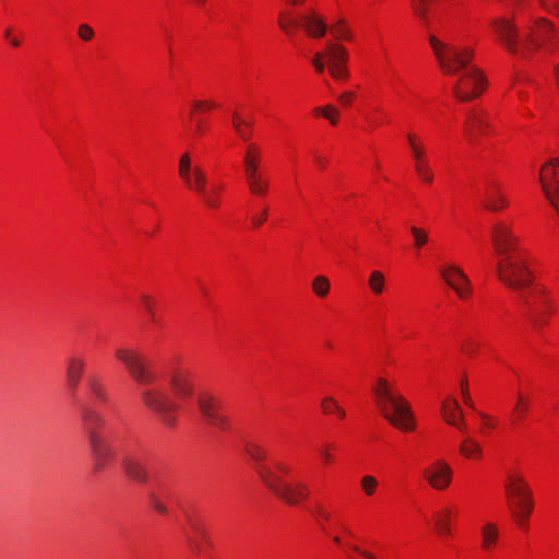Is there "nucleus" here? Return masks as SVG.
I'll use <instances>...</instances> for the list:
<instances>
[{"label": "nucleus", "instance_id": "1", "mask_svg": "<svg viewBox=\"0 0 559 559\" xmlns=\"http://www.w3.org/2000/svg\"><path fill=\"white\" fill-rule=\"evenodd\" d=\"M245 453L257 464V473L261 484L277 499L288 506H299L311 495L310 486L300 478H290L294 466L286 460L276 459L269 464L266 449L259 442L246 441Z\"/></svg>", "mask_w": 559, "mask_h": 559}, {"label": "nucleus", "instance_id": "2", "mask_svg": "<svg viewBox=\"0 0 559 559\" xmlns=\"http://www.w3.org/2000/svg\"><path fill=\"white\" fill-rule=\"evenodd\" d=\"M374 401L385 420L402 432H413L417 427L411 403L400 392L395 380L378 377L372 386Z\"/></svg>", "mask_w": 559, "mask_h": 559}, {"label": "nucleus", "instance_id": "3", "mask_svg": "<svg viewBox=\"0 0 559 559\" xmlns=\"http://www.w3.org/2000/svg\"><path fill=\"white\" fill-rule=\"evenodd\" d=\"M83 427L87 435V442L92 459L94 475L106 472L116 461V450L104 436L105 418L97 412L85 408L82 412Z\"/></svg>", "mask_w": 559, "mask_h": 559}, {"label": "nucleus", "instance_id": "4", "mask_svg": "<svg viewBox=\"0 0 559 559\" xmlns=\"http://www.w3.org/2000/svg\"><path fill=\"white\" fill-rule=\"evenodd\" d=\"M503 488L508 511L512 521L520 530L527 531L535 507L531 485L521 472L511 471L506 477Z\"/></svg>", "mask_w": 559, "mask_h": 559}, {"label": "nucleus", "instance_id": "5", "mask_svg": "<svg viewBox=\"0 0 559 559\" xmlns=\"http://www.w3.org/2000/svg\"><path fill=\"white\" fill-rule=\"evenodd\" d=\"M516 19L521 24V55L536 53L557 37L555 24L545 16H533L523 5L518 4Z\"/></svg>", "mask_w": 559, "mask_h": 559}, {"label": "nucleus", "instance_id": "6", "mask_svg": "<svg viewBox=\"0 0 559 559\" xmlns=\"http://www.w3.org/2000/svg\"><path fill=\"white\" fill-rule=\"evenodd\" d=\"M428 43L440 71L448 76L460 74L472 66L474 49L466 45H453L435 34L429 35Z\"/></svg>", "mask_w": 559, "mask_h": 559}, {"label": "nucleus", "instance_id": "7", "mask_svg": "<svg viewBox=\"0 0 559 559\" xmlns=\"http://www.w3.org/2000/svg\"><path fill=\"white\" fill-rule=\"evenodd\" d=\"M264 151L255 142L246 145L241 166L245 183L249 193L257 198H266L271 191V178L263 166Z\"/></svg>", "mask_w": 559, "mask_h": 559}, {"label": "nucleus", "instance_id": "8", "mask_svg": "<svg viewBox=\"0 0 559 559\" xmlns=\"http://www.w3.org/2000/svg\"><path fill=\"white\" fill-rule=\"evenodd\" d=\"M349 52L347 48L336 41H328L324 50L317 51L311 63L317 73H323L328 68L331 78L337 82H346L349 76Z\"/></svg>", "mask_w": 559, "mask_h": 559}, {"label": "nucleus", "instance_id": "9", "mask_svg": "<svg viewBox=\"0 0 559 559\" xmlns=\"http://www.w3.org/2000/svg\"><path fill=\"white\" fill-rule=\"evenodd\" d=\"M497 276L509 288L522 290L530 287L534 276L525 252L497 259Z\"/></svg>", "mask_w": 559, "mask_h": 559}, {"label": "nucleus", "instance_id": "10", "mask_svg": "<svg viewBox=\"0 0 559 559\" xmlns=\"http://www.w3.org/2000/svg\"><path fill=\"white\" fill-rule=\"evenodd\" d=\"M143 406L154 413L166 427L174 428L178 424L179 405L160 388L151 386L141 391Z\"/></svg>", "mask_w": 559, "mask_h": 559}, {"label": "nucleus", "instance_id": "11", "mask_svg": "<svg viewBox=\"0 0 559 559\" xmlns=\"http://www.w3.org/2000/svg\"><path fill=\"white\" fill-rule=\"evenodd\" d=\"M115 358L120 362L132 381L140 385H152L157 376L150 367L148 361L140 352L132 347L121 346L116 348Z\"/></svg>", "mask_w": 559, "mask_h": 559}, {"label": "nucleus", "instance_id": "12", "mask_svg": "<svg viewBox=\"0 0 559 559\" xmlns=\"http://www.w3.org/2000/svg\"><path fill=\"white\" fill-rule=\"evenodd\" d=\"M516 10L512 16H497L489 23L493 40L513 55H521V25H518Z\"/></svg>", "mask_w": 559, "mask_h": 559}, {"label": "nucleus", "instance_id": "13", "mask_svg": "<svg viewBox=\"0 0 559 559\" xmlns=\"http://www.w3.org/2000/svg\"><path fill=\"white\" fill-rule=\"evenodd\" d=\"M525 314L535 326H543L556 312L554 299L543 286H534L523 297Z\"/></svg>", "mask_w": 559, "mask_h": 559}, {"label": "nucleus", "instance_id": "14", "mask_svg": "<svg viewBox=\"0 0 559 559\" xmlns=\"http://www.w3.org/2000/svg\"><path fill=\"white\" fill-rule=\"evenodd\" d=\"M453 78L452 92L460 102L477 98L487 87L484 73L473 64Z\"/></svg>", "mask_w": 559, "mask_h": 559}, {"label": "nucleus", "instance_id": "15", "mask_svg": "<svg viewBox=\"0 0 559 559\" xmlns=\"http://www.w3.org/2000/svg\"><path fill=\"white\" fill-rule=\"evenodd\" d=\"M406 142L418 179L425 185H432L435 173L430 165L428 148L424 138L417 132H407Z\"/></svg>", "mask_w": 559, "mask_h": 559}, {"label": "nucleus", "instance_id": "16", "mask_svg": "<svg viewBox=\"0 0 559 559\" xmlns=\"http://www.w3.org/2000/svg\"><path fill=\"white\" fill-rule=\"evenodd\" d=\"M197 405L204 421L222 431L231 428V420L223 413V402L214 394L203 391L198 394Z\"/></svg>", "mask_w": 559, "mask_h": 559}, {"label": "nucleus", "instance_id": "17", "mask_svg": "<svg viewBox=\"0 0 559 559\" xmlns=\"http://www.w3.org/2000/svg\"><path fill=\"white\" fill-rule=\"evenodd\" d=\"M178 177L183 187L197 193L209 181L206 171L193 160L192 153L185 151L178 162Z\"/></svg>", "mask_w": 559, "mask_h": 559}, {"label": "nucleus", "instance_id": "18", "mask_svg": "<svg viewBox=\"0 0 559 559\" xmlns=\"http://www.w3.org/2000/svg\"><path fill=\"white\" fill-rule=\"evenodd\" d=\"M539 183L546 200L559 214V157H551L540 166Z\"/></svg>", "mask_w": 559, "mask_h": 559}, {"label": "nucleus", "instance_id": "19", "mask_svg": "<svg viewBox=\"0 0 559 559\" xmlns=\"http://www.w3.org/2000/svg\"><path fill=\"white\" fill-rule=\"evenodd\" d=\"M491 242L497 259L512 253L525 252L520 247V239L513 233L511 226L503 222H498L492 226Z\"/></svg>", "mask_w": 559, "mask_h": 559}, {"label": "nucleus", "instance_id": "20", "mask_svg": "<svg viewBox=\"0 0 559 559\" xmlns=\"http://www.w3.org/2000/svg\"><path fill=\"white\" fill-rule=\"evenodd\" d=\"M439 275L460 299L466 300L471 297L472 284L461 266L443 262L439 265Z\"/></svg>", "mask_w": 559, "mask_h": 559}, {"label": "nucleus", "instance_id": "21", "mask_svg": "<svg viewBox=\"0 0 559 559\" xmlns=\"http://www.w3.org/2000/svg\"><path fill=\"white\" fill-rule=\"evenodd\" d=\"M299 28L308 38L314 40L324 38L329 32L325 15L314 7H308L299 12Z\"/></svg>", "mask_w": 559, "mask_h": 559}, {"label": "nucleus", "instance_id": "22", "mask_svg": "<svg viewBox=\"0 0 559 559\" xmlns=\"http://www.w3.org/2000/svg\"><path fill=\"white\" fill-rule=\"evenodd\" d=\"M454 471L444 459H437L423 471L427 484L437 491L447 490L453 481Z\"/></svg>", "mask_w": 559, "mask_h": 559}, {"label": "nucleus", "instance_id": "23", "mask_svg": "<svg viewBox=\"0 0 559 559\" xmlns=\"http://www.w3.org/2000/svg\"><path fill=\"white\" fill-rule=\"evenodd\" d=\"M492 132L491 120L486 111L472 109L466 114L463 123V134L467 141H476L479 136L489 135Z\"/></svg>", "mask_w": 559, "mask_h": 559}, {"label": "nucleus", "instance_id": "24", "mask_svg": "<svg viewBox=\"0 0 559 559\" xmlns=\"http://www.w3.org/2000/svg\"><path fill=\"white\" fill-rule=\"evenodd\" d=\"M169 386L179 401L191 399L195 391L193 372L187 368H176L171 372Z\"/></svg>", "mask_w": 559, "mask_h": 559}, {"label": "nucleus", "instance_id": "25", "mask_svg": "<svg viewBox=\"0 0 559 559\" xmlns=\"http://www.w3.org/2000/svg\"><path fill=\"white\" fill-rule=\"evenodd\" d=\"M457 518V507L442 506L432 513L435 533L441 538H450L453 534V524Z\"/></svg>", "mask_w": 559, "mask_h": 559}, {"label": "nucleus", "instance_id": "26", "mask_svg": "<svg viewBox=\"0 0 559 559\" xmlns=\"http://www.w3.org/2000/svg\"><path fill=\"white\" fill-rule=\"evenodd\" d=\"M441 417L450 426L455 427L460 431H467V426L464 420L463 411L453 396H447L441 403Z\"/></svg>", "mask_w": 559, "mask_h": 559}, {"label": "nucleus", "instance_id": "27", "mask_svg": "<svg viewBox=\"0 0 559 559\" xmlns=\"http://www.w3.org/2000/svg\"><path fill=\"white\" fill-rule=\"evenodd\" d=\"M509 205L507 187L500 181H492L486 189L485 206L493 212L502 211Z\"/></svg>", "mask_w": 559, "mask_h": 559}, {"label": "nucleus", "instance_id": "28", "mask_svg": "<svg viewBox=\"0 0 559 559\" xmlns=\"http://www.w3.org/2000/svg\"><path fill=\"white\" fill-rule=\"evenodd\" d=\"M225 189L226 185L222 181H207L195 194L207 209L218 210Z\"/></svg>", "mask_w": 559, "mask_h": 559}, {"label": "nucleus", "instance_id": "29", "mask_svg": "<svg viewBox=\"0 0 559 559\" xmlns=\"http://www.w3.org/2000/svg\"><path fill=\"white\" fill-rule=\"evenodd\" d=\"M86 362L81 356H71L66 364V383L71 392H75L85 372Z\"/></svg>", "mask_w": 559, "mask_h": 559}, {"label": "nucleus", "instance_id": "30", "mask_svg": "<svg viewBox=\"0 0 559 559\" xmlns=\"http://www.w3.org/2000/svg\"><path fill=\"white\" fill-rule=\"evenodd\" d=\"M187 545L191 552L201 554L207 544V534L202 525L197 522H190L189 528L186 531Z\"/></svg>", "mask_w": 559, "mask_h": 559}, {"label": "nucleus", "instance_id": "31", "mask_svg": "<svg viewBox=\"0 0 559 559\" xmlns=\"http://www.w3.org/2000/svg\"><path fill=\"white\" fill-rule=\"evenodd\" d=\"M459 453L463 459L474 463H479L485 459L484 447L473 437H466L461 441Z\"/></svg>", "mask_w": 559, "mask_h": 559}, {"label": "nucleus", "instance_id": "32", "mask_svg": "<svg viewBox=\"0 0 559 559\" xmlns=\"http://www.w3.org/2000/svg\"><path fill=\"white\" fill-rule=\"evenodd\" d=\"M500 542V531L496 523L487 522L480 527V547L486 552L495 551Z\"/></svg>", "mask_w": 559, "mask_h": 559}, {"label": "nucleus", "instance_id": "33", "mask_svg": "<svg viewBox=\"0 0 559 559\" xmlns=\"http://www.w3.org/2000/svg\"><path fill=\"white\" fill-rule=\"evenodd\" d=\"M531 394L526 390L520 389L516 392L515 403L510 414L512 423L518 424L525 419L531 407Z\"/></svg>", "mask_w": 559, "mask_h": 559}, {"label": "nucleus", "instance_id": "34", "mask_svg": "<svg viewBox=\"0 0 559 559\" xmlns=\"http://www.w3.org/2000/svg\"><path fill=\"white\" fill-rule=\"evenodd\" d=\"M121 464L126 475L132 480L138 483H145L147 480V473L136 457L127 455Z\"/></svg>", "mask_w": 559, "mask_h": 559}, {"label": "nucleus", "instance_id": "35", "mask_svg": "<svg viewBox=\"0 0 559 559\" xmlns=\"http://www.w3.org/2000/svg\"><path fill=\"white\" fill-rule=\"evenodd\" d=\"M140 306L147 316V319L152 325H162V319L158 317V299L148 293H143L139 297Z\"/></svg>", "mask_w": 559, "mask_h": 559}, {"label": "nucleus", "instance_id": "36", "mask_svg": "<svg viewBox=\"0 0 559 559\" xmlns=\"http://www.w3.org/2000/svg\"><path fill=\"white\" fill-rule=\"evenodd\" d=\"M86 385L95 402L106 403L108 401V392L99 374L90 373L86 379Z\"/></svg>", "mask_w": 559, "mask_h": 559}, {"label": "nucleus", "instance_id": "37", "mask_svg": "<svg viewBox=\"0 0 559 559\" xmlns=\"http://www.w3.org/2000/svg\"><path fill=\"white\" fill-rule=\"evenodd\" d=\"M221 108V104L214 98L193 99L190 103L189 121H193L197 116L205 115Z\"/></svg>", "mask_w": 559, "mask_h": 559}, {"label": "nucleus", "instance_id": "38", "mask_svg": "<svg viewBox=\"0 0 559 559\" xmlns=\"http://www.w3.org/2000/svg\"><path fill=\"white\" fill-rule=\"evenodd\" d=\"M321 413L325 416H334L338 420L346 418V411L332 395H325L320 400Z\"/></svg>", "mask_w": 559, "mask_h": 559}, {"label": "nucleus", "instance_id": "39", "mask_svg": "<svg viewBox=\"0 0 559 559\" xmlns=\"http://www.w3.org/2000/svg\"><path fill=\"white\" fill-rule=\"evenodd\" d=\"M329 32L337 41H353L354 32L345 17L337 19L331 26Z\"/></svg>", "mask_w": 559, "mask_h": 559}, {"label": "nucleus", "instance_id": "40", "mask_svg": "<svg viewBox=\"0 0 559 559\" xmlns=\"http://www.w3.org/2000/svg\"><path fill=\"white\" fill-rule=\"evenodd\" d=\"M277 24L285 35L292 36L299 28V13L294 15L289 10H282L277 16Z\"/></svg>", "mask_w": 559, "mask_h": 559}, {"label": "nucleus", "instance_id": "41", "mask_svg": "<svg viewBox=\"0 0 559 559\" xmlns=\"http://www.w3.org/2000/svg\"><path fill=\"white\" fill-rule=\"evenodd\" d=\"M231 126L235 133L245 142L252 136V123L243 118L239 112H234L231 117Z\"/></svg>", "mask_w": 559, "mask_h": 559}, {"label": "nucleus", "instance_id": "42", "mask_svg": "<svg viewBox=\"0 0 559 559\" xmlns=\"http://www.w3.org/2000/svg\"><path fill=\"white\" fill-rule=\"evenodd\" d=\"M313 118H324L331 126H337L340 122V110L334 105L317 106L311 110Z\"/></svg>", "mask_w": 559, "mask_h": 559}, {"label": "nucleus", "instance_id": "43", "mask_svg": "<svg viewBox=\"0 0 559 559\" xmlns=\"http://www.w3.org/2000/svg\"><path fill=\"white\" fill-rule=\"evenodd\" d=\"M367 285L373 296H381L386 285L384 273L380 270L371 271L368 276Z\"/></svg>", "mask_w": 559, "mask_h": 559}, {"label": "nucleus", "instance_id": "44", "mask_svg": "<svg viewBox=\"0 0 559 559\" xmlns=\"http://www.w3.org/2000/svg\"><path fill=\"white\" fill-rule=\"evenodd\" d=\"M311 290L319 299H325L331 293V281L325 275H317L311 281Z\"/></svg>", "mask_w": 559, "mask_h": 559}, {"label": "nucleus", "instance_id": "45", "mask_svg": "<svg viewBox=\"0 0 559 559\" xmlns=\"http://www.w3.org/2000/svg\"><path fill=\"white\" fill-rule=\"evenodd\" d=\"M337 444L333 441H325L320 445L319 457L323 466H330L336 462L335 451Z\"/></svg>", "mask_w": 559, "mask_h": 559}, {"label": "nucleus", "instance_id": "46", "mask_svg": "<svg viewBox=\"0 0 559 559\" xmlns=\"http://www.w3.org/2000/svg\"><path fill=\"white\" fill-rule=\"evenodd\" d=\"M409 231L416 250L423 249L429 242V235L426 229L418 226H412Z\"/></svg>", "mask_w": 559, "mask_h": 559}, {"label": "nucleus", "instance_id": "47", "mask_svg": "<svg viewBox=\"0 0 559 559\" xmlns=\"http://www.w3.org/2000/svg\"><path fill=\"white\" fill-rule=\"evenodd\" d=\"M379 487L378 479L372 475H365L360 479V488L367 497H372Z\"/></svg>", "mask_w": 559, "mask_h": 559}, {"label": "nucleus", "instance_id": "48", "mask_svg": "<svg viewBox=\"0 0 559 559\" xmlns=\"http://www.w3.org/2000/svg\"><path fill=\"white\" fill-rule=\"evenodd\" d=\"M431 0H411V7L414 14L420 20H426L429 12Z\"/></svg>", "mask_w": 559, "mask_h": 559}, {"label": "nucleus", "instance_id": "49", "mask_svg": "<svg viewBox=\"0 0 559 559\" xmlns=\"http://www.w3.org/2000/svg\"><path fill=\"white\" fill-rule=\"evenodd\" d=\"M479 419H480L479 432L483 436H488L498 426V420L492 416H489L486 414H479Z\"/></svg>", "mask_w": 559, "mask_h": 559}, {"label": "nucleus", "instance_id": "50", "mask_svg": "<svg viewBox=\"0 0 559 559\" xmlns=\"http://www.w3.org/2000/svg\"><path fill=\"white\" fill-rule=\"evenodd\" d=\"M540 8L554 15L559 17V0H537Z\"/></svg>", "mask_w": 559, "mask_h": 559}, {"label": "nucleus", "instance_id": "51", "mask_svg": "<svg viewBox=\"0 0 559 559\" xmlns=\"http://www.w3.org/2000/svg\"><path fill=\"white\" fill-rule=\"evenodd\" d=\"M193 134L197 138L204 136L209 131V123L203 118H194L193 119Z\"/></svg>", "mask_w": 559, "mask_h": 559}, {"label": "nucleus", "instance_id": "52", "mask_svg": "<svg viewBox=\"0 0 559 559\" xmlns=\"http://www.w3.org/2000/svg\"><path fill=\"white\" fill-rule=\"evenodd\" d=\"M460 393H461L463 402L467 406L472 407L473 406V400H472V396H471V393H469V384H468V380H467L466 377L461 379V382H460Z\"/></svg>", "mask_w": 559, "mask_h": 559}, {"label": "nucleus", "instance_id": "53", "mask_svg": "<svg viewBox=\"0 0 559 559\" xmlns=\"http://www.w3.org/2000/svg\"><path fill=\"white\" fill-rule=\"evenodd\" d=\"M267 217H269V210L265 206L262 210L258 211L257 213L252 214L251 225L254 228H259L267 221Z\"/></svg>", "mask_w": 559, "mask_h": 559}, {"label": "nucleus", "instance_id": "54", "mask_svg": "<svg viewBox=\"0 0 559 559\" xmlns=\"http://www.w3.org/2000/svg\"><path fill=\"white\" fill-rule=\"evenodd\" d=\"M78 36L83 41H91L95 36V32L88 24H81L78 28Z\"/></svg>", "mask_w": 559, "mask_h": 559}, {"label": "nucleus", "instance_id": "55", "mask_svg": "<svg viewBox=\"0 0 559 559\" xmlns=\"http://www.w3.org/2000/svg\"><path fill=\"white\" fill-rule=\"evenodd\" d=\"M355 99H356V94L352 91H347V92L342 93L338 96L337 102L342 107L347 108L353 105Z\"/></svg>", "mask_w": 559, "mask_h": 559}, {"label": "nucleus", "instance_id": "56", "mask_svg": "<svg viewBox=\"0 0 559 559\" xmlns=\"http://www.w3.org/2000/svg\"><path fill=\"white\" fill-rule=\"evenodd\" d=\"M312 160H313V165L319 170H324L326 168L328 164H329L328 158L324 155H322L321 153H319V152H313Z\"/></svg>", "mask_w": 559, "mask_h": 559}, {"label": "nucleus", "instance_id": "57", "mask_svg": "<svg viewBox=\"0 0 559 559\" xmlns=\"http://www.w3.org/2000/svg\"><path fill=\"white\" fill-rule=\"evenodd\" d=\"M314 514L319 521L329 522L331 520L330 512L323 507L319 506L317 508Z\"/></svg>", "mask_w": 559, "mask_h": 559}, {"label": "nucleus", "instance_id": "58", "mask_svg": "<svg viewBox=\"0 0 559 559\" xmlns=\"http://www.w3.org/2000/svg\"><path fill=\"white\" fill-rule=\"evenodd\" d=\"M352 550L355 551L356 554L360 555L362 558L365 559H378L377 556L374 554H372L371 551L369 550H366V549H361L360 547L358 546H353L352 547Z\"/></svg>", "mask_w": 559, "mask_h": 559}, {"label": "nucleus", "instance_id": "59", "mask_svg": "<svg viewBox=\"0 0 559 559\" xmlns=\"http://www.w3.org/2000/svg\"><path fill=\"white\" fill-rule=\"evenodd\" d=\"M333 543L338 547H346L348 549H352L354 545H352L349 542H344L343 537L341 535H335L332 537Z\"/></svg>", "mask_w": 559, "mask_h": 559}, {"label": "nucleus", "instance_id": "60", "mask_svg": "<svg viewBox=\"0 0 559 559\" xmlns=\"http://www.w3.org/2000/svg\"><path fill=\"white\" fill-rule=\"evenodd\" d=\"M154 509L160 514H165L167 512L166 506L160 501L154 502Z\"/></svg>", "mask_w": 559, "mask_h": 559}, {"label": "nucleus", "instance_id": "61", "mask_svg": "<svg viewBox=\"0 0 559 559\" xmlns=\"http://www.w3.org/2000/svg\"><path fill=\"white\" fill-rule=\"evenodd\" d=\"M285 2L290 7H304L308 0H285Z\"/></svg>", "mask_w": 559, "mask_h": 559}, {"label": "nucleus", "instance_id": "62", "mask_svg": "<svg viewBox=\"0 0 559 559\" xmlns=\"http://www.w3.org/2000/svg\"><path fill=\"white\" fill-rule=\"evenodd\" d=\"M342 537L344 542H348L353 537V532L349 528L344 527L342 530Z\"/></svg>", "mask_w": 559, "mask_h": 559}, {"label": "nucleus", "instance_id": "63", "mask_svg": "<svg viewBox=\"0 0 559 559\" xmlns=\"http://www.w3.org/2000/svg\"><path fill=\"white\" fill-rule=\"evenodd\" d=\"M554 78L556 87L559 91V62L554 68Z\"/></svg>", "mask_w": 559, "mask_h": 559}, {"label": "nucleus", "instance_id": "64", "mask_svg": "<svg viewBox=\"0 0 559 559\" xmlns=\"http://www.w3.org/2000/svg\"><path fill=\"white\" fill-rule=\"evenodd\" d=\"M190 1L193 5H195L198 8H203L207 2V0H190Z\"/></svg>", "mask_w": 559, "mask_h": 559}]
</instances>
